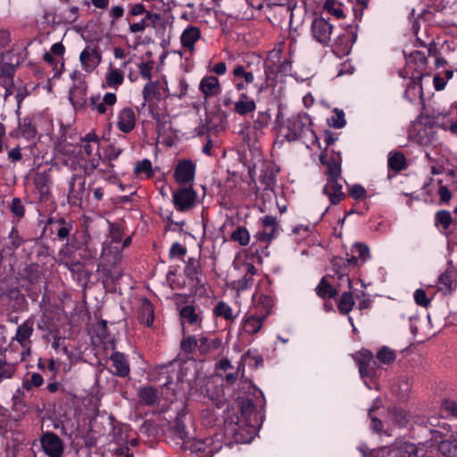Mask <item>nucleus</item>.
<instances>
[{
  "label": "nucleus",
  "instance_id": "nucleus-1",
  "mask_svg": "<svg viewBox=\"0 0 457 457\" xmlns=\"http://www.w3.org/2000/svg\"><path fill=\"white\" fill-rule=\"evenodd\" d=\"M238 410H228L224 416V430L236 443H249L259 426L261 414L251 398L238 403Z\"/></svg>",
  "mask_w": 457,
  "mask_h": 457
},
{
  "label": "nucleus",
  "instance_id": "nucleus-2",
  "mask_svg": "<svg viewBox=\"0 0 457 457\" xmlns=\"http://www.w3.org/2000/svg\"><path fill=\"white\" fill-rule=\"evenodd\" d=\"M158 380L165 378L162 386L167 391H171L175 397H188L192 395L195 389V381L198 371L194 359L180 363L178 361H170L167 364L156 367Z\"/></svg>",
  "mask_w": 457,
  "mask_h": 457
},
{
  "label": "nucleus",
  "instance_id": "nucleus-3",
  "mask_svg": "<svg viewBox=\"0 0 457 457\" xmlns=\"http://www.w3.org/2000/svg\"><path fill=\"white\" fill-rule=\"evenodd\" d=\"M45 230L49 231L54 241L65 242L60 250V254L66 258L69 248L81 249L85 241H79L77 237L75 222L59 213L50 216L46 222Z\"/></svg>",
  "mask_w": 457,
  "mask_h": 457
},
{
  "label": "nucleus",
  "instance_id": "nucleus-4",
  "mask_svg": "<svg viewBox=\"0 0 457 457\" xmlns=\"http://www.w3.org/2000/svg\"><path fill=\"white\" fill-rule=\"evenodd\" d=\"M327 151L326 147L320 154V163L327 167V183L323 187L322 193L328 197L331 204L336 205L345 198L343 186L339 182L342 179V157L339 152L333 151L330 158L328 159Z\"/></svg>",
  "mask_w": 457,
  "mask_h": 457
},
{
  "label": "nucleus",
  "instance_id": "nucleus-5",
  "mask_svg": "<svg viewBox=\"0 0 457 457\" xmlns=\"http://www.w3.org/2000/svg\"><path fill=\"white\" fill-rule=\"evenodd\" d=\"M312 126L311 117L305 112H301L290 116L286 125L280 128V132L283 133V130H286L283 135L288 142L303 140L307 145L309 144L315 145L319 144V137Z\"/></svg>",
  "mask_w": 457,
  "mask_h": 457
},
{
  "label": "nucleus",
  "instance_id": "nucleus-6",
  "mask_svg": "<svg viewBox=\"0 0 457 457\" xmlns=\"http://www.w3.org/2000/svg\"><path fill=\"white\" fill-rule=\"evenodd\" d=\"M423 114L431 120L432 123L445 131L457 136V107L451 106L448 109H425Z\"/></svg>",
  "mask_w": 457,
  "mask_h": 457
},
{
  "label": "nucleus",
  "instance_id": "nucleus-7",
  "mask_svg": "<svg viewBox=\"0 0 457 457\" xmlns=\"http://www.w3.org/2000/svg\"><path fill=\"white\" fill-rule=\"evenodd\" d=\"M92 184L86 188V179L80 176L73 175L69 182L68 203L72 206H81L84 201L90 197Z\"/></svg>",
  "mask_w": 457,
  "mask_h": 457
},
{
  "label": "nucleus",
  "instance_id": "nucleus-8",
  "mask_svg": "<svg viewBox=\"0 0 457 457\" xmlns=\"http://www.w3.org/2000/svg\"><path fill=\"white\" fill-rule=\"evenodd\" d=\"M334 26L330 23L329 18L322 14L314 16L311 25V34L313 39L322 46H329Z\"/></svg>",
  "mask_w": 457,
  "mask_h": 457
},
{
  "label": "nucleus",
  "instance_id": "nucleus-9",
  "mask_svg": "<svg viewBox=\"0 0 457 457\" xmlns=\"http://www.w3.org/2000/svg\"><path fill=\"white\" fill-rule=\"evenodd\" d=\"M197 193L190 187H181L172 194V203L174 208L179 212H187L191 211L196 203Z\"/></svg>",
  "mask_w": 457,
  "mask_h": 457
},
{
  "label": "nucleus",
  "instance_id": "nucleus-10",
  "mask_svg": "<svg viewBox=\"0 0 457 457\" xmlns=\"http://www.w3.org/2000/svg\"><path fill=\"white\" fill-rule=\"evenodd\" d=\"M195 163L189 159L179 160L174 169L175 181L184 187L193 186L195 178Z\"/></svg>",
  "mask_w": 457,
  "mask_h": 457
},
{
  "label": "nucleus",
  "instance_id": "nucleus-11",
  "mask_svg": "<svg viewBox=\"0 0 457 457\" xmlns=\"http://www.w3.org/2000/svg\"><path fill=\"white\" fill-rule=\"evenodd\" d=\"M184 273L195 292L204 287L203 269L198 258L190 257L185 262Z\"/></svg>",
  "mask_w": 457,
  "mask_h": 457
},
{
  "label": "nucleus",
  "instance_id": "nucleus-12",
  "mask_svg": "<svg viewBox=\"0 0 457 457\" xmlns=\"http://www.w3.org/2000/svg\"><path fill=\"white\" fill-rule=\"evenodd\" d=\"M142 94L145 103L149 104L151 110L154 101L159 102L169 96L167 81H150L145 85Z\"/></svg>",
  "mask_w": 457,
  "mask_h": 457
},
{
  "label": "nucleus",
  "instance_id": "nucleus-13",
  "mask_svg": "<svg viewBox=\"0 0 457 457\" xmlns=\"http://www.w3.org/2000/svg\"><path fill=\"white\" fill-rule=\"evenodd\" d=\"M357 39V32L351 30H345L344 33L338 35L333 44L330 43L328 47L335 55L337 57H345L351 53L353 45Z\"/></svg>",
  "mask_w": 457,
  "mask_h": 457
},
{
  "label": "nucleus",
  "instance_id": "nucleus-14",
  "mask_svg": "<svg viewBox=\"0 0 457 457\" xmlns=\"http://www.w3.org/2000/svg\"><path fill=\"white\" fill-rule=\"evenodd\" d=\"M34 331V320L28 319L17 327L14 339L20 343L24 349L21 353V361L26 360V355L30 353V337Z\"/></svg>",
  "mask_w": 457,
  "mask_h": 457
},
{
  "label": "nucleus",
  "instance_id": "nucleus-15",
  "mask_svg": "<svg viewBox=\"0 0 457 457\" xmlns=\"http://www.w3.org/2000/svg\"><path fill=\"white\" fill-rule=\"evenodd\" d=\"M42 448L48 457H61L63 453V443L54 432H46L40 438Z\"/></svg>",
  "mask_w": 457,
  "mask_h": 457
},
{
  "label": "nucleus",
  "instance_id": "nucleus-16",
  "mask_svg": "<svg viewBox=\"0 0 457 457\" xmlns=\"http://www.w3.org/2000/svg\"><path fill=\"white\" fill-rule=\"evenodd\" d=\"M117 102V96L114 93H106L103 100H101L100 94H93L88 98L87 106L92 112H96L98 114L107 113L109 108H112Z\"/></svg>",
  "mask_w": 457,
  "mask_h": 457
},
{
  "label": "nucleus",
  "instance_id": "nucleus-17",
  "mask_svg": "<svg viewBox=\"0 0 457 457\" xmlns=\"http://www.w3.org/2000/svg\"><path fill=\"white\" fill-rule=\"evenodd\" d=\"M231 74L232 83L237 92L246 90L247 87L254 82L253 72L242 64H237Z\"/></svg>",
  "mask_w": 457,
  "mask_h": 457
},
{
  "label": "nucleus",
  "instance_id": "nucleus-18",
  "mask_svg": "<svg viewBox=\"0 0 457 457\" xmlns=\"http://www.w3.org/2000/svg\"><path fill=\"white\" fill-rule=\"evenodd\" d=\"M34 185L37 194L38 195L37 200L40 203H47L51 197V185L52 180L50 175L46 172H37L34 177Z\"/></svg>",
  "mask_w": 457,
  "mask_h": 457
},
{
  "label": "nucleus",
  "instance_id": "nucleus-19",
  "mask_svg": "<svg viewBox=\"0 0 457 457\" xmlns=\"http://www.w3.org/2000/svg\"><path fill=\"white\" fill-rule=\"evenodd\" d=\"M333 275L328 274V276L337 278L338 280V286L342 283L346 282L349 289H353L352 281L349 277L350 270L347 267V262L344 257L335 256L331 262Z\"/></svg>",
  "mask_w": 457,
  "mask_h": 457
},
{
  "label": "nucleus",
  "instance_id": "nucleus-20",
  "mask_svg": "<svg viewBox=\"0 0 457 457\" xmlns=\"http://www.w3.org/2000/svg\"><path fill=\"white\" fill-rule=\"evenodd\" d=\"M179 316L182 322H186L190 326L201 328L204 316L203 311L199 306L187 304L180 309Z\"/></svg>",
  "mask_w": 457,
  "mask_h": 457
},
{
  "label": "nucleus",
  "instance_id": "nucleus-21",
  "mask_svg": "<svg viewBox=\"0 0 457 457\" xmlns=\"http://www.w3.org/2000/svg\"><path fill=\"white\" fill-rule=\"evenodd\" d=\"M423 78L424 74H417L416 76H412L411 78V80L407 84V87L403 93L404 99H406L410 103H413L417 98H420L421 103L424 104V94L421 85V80Z\"/></svg>",
  "mask_w": 457,
  "mask_h": 457
},
{
  "label": "nucleus",
  "instance_id": "nucleus-22",
  "mask_svg": "<svg viewBox=\"0 0 457 457\" xmlns=\"http://www.w3.org/2000/svg\"><path fill=\"white\" fill-rule=\"evenodd\" d=\"M87 86L85 81H80L71 88L69 99L76 111L87 107Z\"/></svg>",
  "mask_w": 457,
  "mask_h": 457
},
{
  "label": "nucleus",
  "instance_id": "nucleus-23",
  "mask_svg": "<svg viewBox=\"0 0 457 457\" xmlns=\"http://www.w3.org/2000/svg\"><path fill=\"white\" fill-rule=\"evenodd\" d=\"M423 445L419 446L407 441L396 442L392 446L394 457H419V453L423 452Z\"/></svg>",
  "mask_w": 457,
  "mask_h": 457
},
{
  "label": "nucleus",
  "instance_id": "nucleus-24",
  "mask_svg": "<svg viewBox=\"0 0 457 457\" xmlns=\"http://www.w3.org/2000/svg\"><path fill=\"white\" fill-rule=\"evenodd\" d=\"M199 90L204 95V99L217 96L221 93L222 87L216 76L210 75L204 77L199 84Z\"/></svg>",
  "mask_w": 457,
  "mask_h": 457
},
{
  "label": "nucleus",
  "instance_id": "nucleus-25",
  "mask_svg": "<svg viewBox=\"0 0 457 457\" xmlns=\"http://www.w3.org/2000/svg\"><path fill=\"white\" fill-rule=\"evenodd\" d=\"M265 320V318H262V316L259 315L257 312L251 311L245 316L241 329L244 334L250 336L255 335L262 328Z\"/></svg>",
  "mask_w": 457,
  "mask_h": 457
},
{
  "label": "nucleus",
  "instance_id": "nucleus-26",
  "mask_svg": "<svg viewBox=\"0 0 457 457\" xmlns=\"http://www.w3.org/2000/svg\"><path fill=\"white\" fill-rule=\"evenodd\" d=\"M113 370L112 372L120 378H127L130 374V367L129 361L124 353L120 352H113L110 356Z\"/></svg>",
  "mask_w": 457,
  "mask_h": 457
},
{
  "label": "nucleus",
  "instance_id": "nucleus-27",
  "mask_svg": "<svg viewBox=\"0 0 457 457\" xmlns=\"http://www.w3.org/2000/svg\"><path fill=\"white\" fill-rule=\"evenodd\" d=\"M136 125V114L135 112L129 108H123L118 115V129L123 133L131 132Z\"/></svg>",
  "mask_w": 457,
  "mask_h": 457
},
{
  "label": "nucleus",
  "instance_id": "nucleus-28",
  "mask_svg": "<svg viewBox=\"0 0 457 457\" xmlns=\"http://www.w3.org/2000/svg\"><path fill=\"white\" fill-rule=\"evenodd\" d=\"M416 141L423 146L436 147L441 144L436 131L432 127L420 129L416 135Z\"/></svg>",
  "mask_w": 457,
  "mask_h": 457
},
{
  "label": "nucleus",
  "instance_id": "nucleus-29",
  "mask_svg": "<svg viewBox=\"0 0 457 457\" xmlns=\"http://www.w3.org/2000/svg\"><path fill=\"white\" fill-rule=\"evenodd\" d=\"M161 20V14L157 12H147L140 21L129 24V31L136 34L143 32L147 27L155 28Z\"/></svg>",
  "mask_w": 457,
  "mask_h": 457
},
{
  "label": "nucleus",
  "instance_id": "nucleus-30",
  "mask_svg": "<svg viewBox=\"0 0 457 457\" xmlns=\"http://www.w3.org/2000/svg\"><path fill=\"white\" fill-rule=\"evenodd\" d=\"M137 319L141 324L151 327L154 320V307L147 298L144 297L140 300Z\"/></svg>",
  "mask_w": 457,
  "mask_h": 457
},
{
  "label": "nucleus",
  "instance_id": "nucleus-31",
  "mask_svg": "<svg viewBox=\"0 0 457 457\" xmlns=\"http://www.w3.org/2000/svg\"><path fill=\"white\" fill-rule=\"evenodd\" d=\"M201 37V30L195 26L187 27L180 36V42L183 47L189 51L195 49V44Z\"/></svg>",
  "mask_w": 457,
  "mask_h": 457
},
{
  "label": "nucleus",
  "instance_id": "nucleus-32",
  "mask_svg": "<svg viewBox=\"0 0 457 457\" xmlns=\"http://www.w3.org/2000/svg\"><path fill=\"white\" fill-rule=\"evenodd\" d=\"M328 277H322L315 288L316 295L322 300L336 299L338 295V289L330 284Z\"/></svg>",
  "mask_w": 457,
  "mask_h": 457
},
{
  "label": "nucleus",
  "instance_id": "nucleus-33",
  "mask_svg": "<svg viewBox=\"0 0 457 457\" xmlns=\"http://www.w3.org/2000/svg\"><path fill=\"white\" fill-rule=\"evenodd\" d=\"M358 366L361 377H369L370 375V364L377 365L373 353L367 349H362L358 353Z\"/></svg>",
  "mask_w": 457,
  "mask_h": 457
},
{
  "label": "nucleus",
  "instance_id": "nucleus-34",
  "mask_svg": "<svg viewBox=\"0 0 457 457\" xmlns=\"http://www.w3.org/2000/svg\"><path fill=\"white\" fill-rule=\"evenodd\" d=\"M185 414H179L171 425L173 434L183 443H188L192 439V436L185 423Z\"/></svg>",
  "mask_w": 457,
  "mask_h": 457
},
{
  "label": "nucleus",
  "instance_id": "nucleus-35",
  "mask_svg": "<svg viewBox=\"0 0 457 457\" xmlns=\"http://www.w3.org/2000/svg\"><path fill=\"white\" fill-rule=\"evenodd\" d=\"M137 396L140 403L145 406H154L159 399L157 389L152 386L139 387Z\"/></svg>",
  "mask_w": 457,
  "mask_h": 457
},
{
  "label": "nucleus",
  "instance_id": "nucleus-36",
  "mask_svg": "<svg viewBox=\"0 0 457 457\" xmlns=\"http://www.w3.org/2000/svg\"><path fill=\"white\" fill-rule=\"evenodd\" d=\"M454 278L455 273L452 270H446L445 272L440 274L436 283L437 290L443 294L451 293L454 288Z\"/></svg>",
  "mask_w": 457,
  "mask_h": 457
},
{
  "label": "nucleus",
  "instance_id": "nucleus-37",
  "mask_svg": "<svg viewBox=\"0 0 457 457\" xmlns=\"http://www.w3.org/2000/svg\"><path fill=\"white\" fill-rule=\"evenodd\" d=\"M439 452L446 457H457V435H450L448 438L438 443Z\"/></svg>",
  "mask_w": 457,
  "mask_h": 457
},
{
  "label": "nucleus",
  "instance_id": "nucleus-38",
  "mask_svg": "<svg viewBox=\"0 0 457 457\" xmlns=\"http://www.w3.org/2000/svg\"><path fill=\"white\" fill-rule=\"evenodd\" d=\"M221 345V341L220 338L209 337L207 336L202 335L198 338V351L201 354L204 355L212 351L218 350Z\"/></svg>",
  "mask_w": 457,
  "mask_h": 457
},
{
  "label": "nucleus",
  "instance_id": "nucleus-39",
  "mask_svg": "<svg viewBox=\"0 0 457 457\" xmlns=\"http://www.w3.org/2000/svg\"><path fill=\"white\" fill-rule=\"evenodd\" d=\"M453 221V219L452 214L447 210H439L435 213L434 224L441 233H445L449 229Z\"/></svg>",
  "mask_w": 457,
  "mask_h": 457
},
{
  "label": "nucleus",
  "instance_id": "nucleus-40",
  "mask_svg": "<svg viewBox=\"0 0 457 457\" xmlns=\"http://www.w3.org/2000/svg\"><path fill=\"white\" fill-rule=\"evenodd\" d=\"M408 63H413L415 66V70L417 74H424L427 67V54L422 51H413L409 56L406 58Z\"/></svg>",
  "mask_w": 457,
  "mask_h": 457
},
{
  "label": "nucleus",
  "instance_id": "nucleus-41",
  "mask_svg": "<svg viewBox=\"0 0 457 457\" xmlns=\"http://www.w3.org/2000/svg\"><path fill=\"white\" fill-rule=\"evenodd\" d=\"M273 305L274 301L272 297L268 295L262 294L259 296L255 305V311L253 312H257L259 315L262 316V318L266 319L270 314Z\"/></svg>",
  "mask_w": 457,
  "mask_h": 457
},
{
  "label": "nucleus",
  "instance_id": "nucleus-42",
  "mask_svg": "<svg viewBox=\"0 0 457 457\" xmlns=\"http://www.w3.org/2000/svg\"><path fill=\"white\" fill-rule=\"evenodd\" d=\"M355 301L352 289H349L347 292H344L337 302V309L342 315H348L353 309Z\"/></svg>",
  "mask_w": 457,
  "mask_h": 457
},
{
  "label": "nucleus",
  "instance_id": "nucleus-43",
  "mask_svg": "<svg viewBox=\"0 0 457 457\" xmlns=\"http://www.w3.org/2000/svg\"><path fill=\"white\" fill-rule=\"evenodd\" d=\"M4 297L13 302V308L16 310H22L26 306L27 302L25 295L18 287H7Z\"/></svg>",
  "mask_w": 457,
  "mask_h": 457
},
{
  "label": "nucleus",
  "instance_id": "nucleus-44",
  "mask_svg": "<svg viewBox=\"0 0 457 457\" xmlns=\"http://www.w3.org/2000/svg\"><path fill=\"white\" fill-rule=\"evenodd\" d=\"M180 349L182 353L187 357V359H193V353L196 349L198 350V339L195 337V336L191 335L184 337L180 342Z\"/></svg>",
  "mask_w": 457,
  "mask_h": 457
},
{
  "label": "nucleus",
  "instance_id": "nucleus-45",
  "mask_svg": "<svg viewBox=\"0 0 457 457\" xmlns=\"http://www.w3.org/2000/svg\"><path fill=\"white\" fill-rule=\"evenodd\" d=\"M44 384V378L40 373L32 372L28 373L22 380V387L26 391H30L33 388H37Z\"/></svg>",
  "mask_w": 457,
  "mask_h": 457
},
{
  "label": "nucleus",
  "instance_id": "nucleus-46",
  "mask_svg": "<svg viewBox=\"0 0 457 457\" xmlns=\"http://www.w3.org/2000/svg\"><path fill=\"white\" fill-rule=\"evenodd\" d=\"M256 110V103L255 101H236L234 104V107L231 109V112L240 115V116H247L248 114L253 113Z\"/></svg>",
  "mask_w": 457,
  "mask_h": 457
},
{
  "label": "nucleus",
  "instance_id": "nucleus-47",
  "mask_svg": "<svg viewBox=\"0 0 457 457\" xmlns=\"http://www.w3.org/2000/svg\"><path fill=\"white\" fill-rule=\"evenodd\" d=\"M230 240L238 243L241 246H246L250 242V233L244 226H238L230 235Z\"/></svg>",
  "mask_w": 457,
  "mask_h": 457
},
{
  "label": "nucleus",
  "instance_id": "nucleus-48",
  "mask_svg": "<svg viewBox=\"0 0 457 457\" xmlns=\"http://www.w3.org/2000/svg\"><path fill=\"white\" fill-rule=\"evenodd\" d=\"M387 165L391 170L399 172L406 167L405 156L401 152H396L389 156Z\"/></svg>",
  "mask_w": 457,
  "mask_h": 457
},
{
  "label": "nucleus",
  "instance_id": "nucleus-49",
  "mask_svg": "<svg viewBox=\"0 0 457 457\" xmlns=\"http://www.w3.org/2000/svg\"><path fill=\"white\" fill-rule=\"evenodd\" d=\"M213 315L218 318H223L226 320H233L232 308L223 301H220L213 308Z\"/></svg>",
  "mask_w": 457,
  "mask_h": 457
},
{
  "label": "nucleus",
  "instance_id": "nucleus-50",
  "mask_svg": "<svg viewBox=\"0 0 457 457\" xmlns=\"http://www.w3.org/2000/svg\"><path fill=\"white\" fill-rule=\"evenodd\" d=\"M16 363L7 361L5 357L0 358V382L12 378L16 371Z\"/></svg>",
  "mask_w": 457,
  "mask_h": 457
},
{
  "label": "nucleus",
  "instance_id": "nucleus-51",
  "mask_svg": "<svg viewBox=\"0 0 457 457\" xmlns=\"http://www.w3.org/2000/svg\"><path fill=\"white\" fill-rule=\"evenodd\" d=\"M90 237L87 231H82V236L79 241H85L80 250H83L82 256L86 259H96L98 253L96 247H92L89 243Z\"/></svg>",
  "mask_w": 457,
  "mask_h": 457
},
{
  "label": "nucleus",
  "instance_id": "nucleus-52",
  "mask_svg": "<svg viewBox=\"0 0 457 457\" xmlns=\"http://www.w3.org/2000/svg\"><path fill=\"white\" fill-rule=\"evenodd\" d=\"M8 208L14 218L18 220L24 218L26 213L25 206L19 197H13L11 203L8 205Z\"/></svg>",
  "mask_w": 457,
  "mask_h": 457
},
{
  "label": "nucleus",
  "instance_id": "nucleus-53",
  "mask_svg": "<svg viewBox=\"0 0 457 457\" xmlns=\"http://www.w3.org/2000/svg\"><path fill=\"white\" fill-rule=\"evenodd\" d=\"M105 81L109 87L118 88L123 83L124 77L117 69H111L106 74Z\"/></svg>",
  "mask_w": 457,
  "mask_h": 457
},
{
  "label": "nucleus",
  "instance_id": "nucleus-54",
  "mask_svg": "<svg viewBox=\"0 0 457 457\" xmlns=\"http://www.w3.org/2000/svg\"><path fill=\"white\" fill-rule=\"evenodd\" d=\"M23 243L22 237L20 236L18 229L15 227H12L11 231L6 238L5 245L9 250L18 249Z\"/></svg>",
  "mask_w": 457,
  "mask_h": 457
},
{
  "label": "nucleus",
  "instance_id": "nucleus-55",
  "mask_svg": "<svg viewBox=\"0 0 457 457\" xmlns=\"http://www.w3.org/2000/svg\"><path fill=\"white\" fill-rule=\"evenodd\" d=\"M21 136L26 139H32L37 135V129L32 124L31 119L25 117L22 123H20Z\"/></svg>",
  "mask_w": 457,
  "mask_h": 457
},
{
  "label": "nucleus",
  "instance_id": "nucleus-56",
  "mask_svg": "<svg viewBox=\"0 0 457 457\" xmlns=\"http://www.w3.org/2000/svg\"><path fill=\"white\" fill-rule=\"evenodd\" d=\"M346 121L345 119V112L343 110L336 108L334 114L328 119V124L329 127L335 129H341L345 125Z\"/></svg>",
  "mask_w": 457,
  "mask_h": 457
},
{
  "label": "nucleus",
  "instance_id": "nucleus-57",
  "mask_svg": "<svg viewBox=\"0 0 457 457\" xmlns=\"http://www.w3.org/2000/svg\"><path fill=\"white\" fill-rule=\"evenodd\" d=\"M91 57L100 58V54L96 48L91 49L89 46H87L82 50L79 55V60L81 62L82 66L85 70H88L89 64L88 61Z\"/></svg>",
  "mask_w": 457,
  "mask_h": 457
},
{
  "label": "nucleus",
  "instance_id": "nucleus-58",
  "mask_svg": "<svg viewBox=\"0 0 457 457\" xmlns=\"http://www.w3.org/2000/svg\"><path fill=\"white\" fill-rule=\"evenodd\" d=\"M134 173L138 176L141 173H145L147 178H152L154 175L152 169V162L148 159H144L137 162L134 168Z\"/></svg>",
  "mask_w": 457,
  "mask_h": 457
},
{
  "label": "nucleus",
  "instance_id": "nucleus-59",
  "mask_svg": "<svg viewBox=\"0 0 457 457\" xmlns=\"http://www.w3.org/2000/svg\"><path fill=\"white\" fill-rule=\"evenodd\" d=\"M395 353L387 346H383L377 353V359L384 364H390L395 360Z\"/></svg>",
  "mask_w": 457,
  "mask_h": 457
},
{
  "label": "nucleus",
  "instance_id": "nucleus-60",
  "mask_svg": "<svg viewBox=\"0 0 457 457\" xmlns=\"http://www.w3.org/2000/svg\"><path fill=\"white\" fill-rule=\"evenodd\" d=\"M323 9L328 14L334 15L337 19H341L344 17L343 9L339 5H337L335 0H327L324 3Z\"/></svg>",
  "mask_w": 457,
  "mask_h": 457
},
{
  "label": "nucleus",
  "instance_id": "nucleus-61",
  "mask_svg": "<svg viewBox=\"0 0 457 457\" xmlns=\"http://www.w3.org/2000/svg\"><path fill=\"white\" fill-rule=\"evenodd\" d=\"M23 274L25 278L30 282L35 283L39 278V266L37 263H30L24 269Z\"/></svg>",
  "mask_w": 457,
  "mask_h": 457
},
{
  "label": "nucleus",
  "instance_id": "nucleus-62",
  "mask_svg": "<svg viewBox=\"0 0 457 457\" xmlns=\"http://www.w3.org/2000/svg\"><path fill=\"white\" fill-rule=\"evenodd\" d=\"M270 114L268 111L259 112L256 119L253 120V129L261 130L266 128L270 123Z\"/></svg>",
  "mask_w": 457,
  "mask_h": 457
},
{
  "label": "nucleus",
  "instance_id": "nucleus-63",
  "mask_svg": "<svg viewBox=\"0 0 457 457\" xmlns=\"http://www.w3.org/2000/svg\"><path fill=\"white\" fill-rule=\"evenodd\" d=\"M378 409L375 403L369 409V417L370 419V428L372 430L379 434L383 430V422L373 415L374 411Z\"/></svg>",
  "mask_w": 457,
  "mask_h": 457
},
{
  "label": "nucleus",
  "instance_id": "nucleus-64",
  "mask_svg": "<svg viewBox=\"0 0 457 457\" xmlns=\"http://www.w3.org/2000/svg\"><path fill=\"white\" fill-rule=\"evenodd\" d=\"M415 303L424 308H428L430 305L431 300L428 297L427 293L424 289L419 288L414 292L413 295Z\"/></svg>",
  "mask_w": 457,
  "mask_h": 457
}]
</instances>
